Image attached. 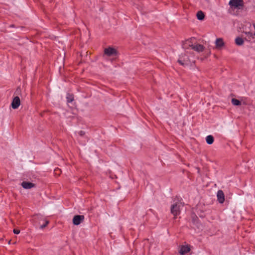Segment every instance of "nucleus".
<instances>
[{
    "label": "nucleus",
    "instance_id": "16",
    "mask_svg": "<svg viewBox=\"0 0 255 255\" xmlns=\"http://www.w3.org/2000/svg\"><path fill=\"white\" fill-rule=\"evenodd\" d=\"M244 40L242 38L238 37L235 39V43L237 45H242L244 43Z\"/></svg>",
    "mask_w": 255,
    "mask_h": 255
},
{
    "label": "nucleus",
    "instance_id": "23",
    "mask_svg": "<svg viewBox=\"0 0 255 255\" xmlns=\"http://www.w3.org/2000/svg\"><path fill=\"white\" fill-rule=\"evenodd\" d=\"M55 172L57 174V172H60V169H56V170H55Z\"/></svg>",
    "mask_w": 255,
    "mask_h": 255
},
{
    "label": "nucleus",
    "instance_id": "15",
    "mask_svg": "<svg viewBox=\"0 0 255 255\" xmlns=\"http://www.w3.org/2000/svg\"><path fill=\"white\" fill-rule=\"evenodd\" d=\"M206 141L208 144H211L214 141V137L211 135H208L206 138Z\"/></svg>",
    "mask_w": 255,
    "mask_h": 255
},
{
    "label": "nucleus",
    "instance_id": "7",
    "mask_svg": "<svg viewBox=\"0 0 255 255\" xmlns=\"http://www.w3.org/2000/svg\"><path fill=\"white\" fill-rule=\"evenodd\" d=\"M20 104V100L18 96L15 97L11 103V107L13 109H16L19 106Z\"/></svg>",
    "mask_w": 255,
    "mask_h": 255
},
{
    "label": "nucleus",
    "instance_id": "24",
    "mask_svg": "<svg viewBox=\"0 0 255 255\" xmlns=\"http://www.w3.org/2000/svg\"><path fill=\"white\" fill-rule=\"evenodd\" d=\"M186 46H188V48L190 47L189 46H188V44H186Z\"/></svg>",
    "mask_w": 255,
    "mask_h": 255
},
{
    "label": "nucleus",
    "instance_id": "11",
    "mask_svg": "<svg viewBox=\"0 0 255 255\" xmlns=\"http://www.w3.org/2000/svg\"><path fill=\"white\" fill-rule=\"evenodd\" d=\"M192 38L189 39L187 40H186L182 44V47L183 48L186 49H188V47L186 46V44H188V46L192 48V46H193V45L192 44Z\"/></svg>",
    "mask_w": 255,
    "mask_h": 255
},
{
    "label": "nucleus",
    "instance_id": "22",
    "mask_svg": "<svg viewBox=\"0 0 255 255\" xmlns=\"http://www.w3.org/2000/svg\"><path fill=\"white\" fill-rule=\"evenodd\" d=\"M85 134V132L84 131H83V130H81L79 132V134L80 135V136H83Z\"/></svg>",
    "mask_w": 255,
    "mask_h": 255
},
{
    "label": "nucleus",
    "instance_id": "19",
    "mask_svg": "<svg viewBox=\"0 0 255 255\" xmlns=\"http://www.w3.org/2000/svg\"><path fill=\"white\" fill-rule=\"evenodd\" d=\"M21 93V89L19 87H17L16 89L14 94L16 95H19Z\"/></svg>",
    "mask_w": 255,
    "mask_h": 255
},
{
    "label": "nucleus",
    "instance_id": "13",
    "mask_svg": "<svg viewBox=\"0 0 255 255\" xmlns=\"http://www.w3.org/2000/svg\"><path fill=\"white\" fill-rule=\"evenodd\" d=\"M247 35V37L245 38L248 41H251L252 39L255 38V35L252 32H245Z\"/></svg>",
    "mask_w": 255,
    "mask_h": 255
},
{
    "label": "nucleus",
    "instance_id": "5",
    "mask_svg": "<svg viewBox=\"0 0 255 255\" xmlns=\"http://www.w3.org/2000/svg\"><path fill=\"white\" fill-rule=\"evenodd\" d=\"M104 54L108 56L116 55L117 51L116 49L112 47H108L104 49Z\"/></svg>",
    "mask_w": 255,
    "mask_h": 255
},
{
    "label": "nucleus",
    "instance_id": "20",
    "mask_svg": "<svg viewBox=\"0 0 255 255\" xmlns=\"http://www.w3.org/2000/svg\"><path fill=\"white\" fill-rule=\"evenodd\" d=\"M48 223H49V222L48 221H46L45 222V224L43 225H41L40 228L41 229L44 228L48 224Z\"/></svg>",
    "mask_w": 255,
    "mask_h": 255
},
{
    "label": "nucleus",
    "instance_id": "8",
    "mask_svg": "<svg viewBox=\"0 0 255 255\" xmlns=\"http://www.w3.org/2000/svg\"><path fill=\"white\" fill-rule=\"evenodd\" d=\"M216 48L218 49H221L225 45L223 39L222 38H217L215 41Z\"/></svg>",
    "mask_w": 255,
    "mask_h": 255
},
{
    "label": "nucleus",
    "instance_id": "12",
    "mask_svg": "<svg viewBox=\"0 0 255 255\" xmlns=\"http://www.w3.org/2000/svg\"><path fill=\"white\" fill-rule=\"evenodd\" d=\"M192 49L199 52H202L204 50V47L203 45L201 44H197L196 45H193V46H192Z\"/></svg>",
    "mask_w": 255,
    "mask_h": 255
},
{
    "label": "nucleus",
    "instance_id": "9",
    "mask_svg": "<svg viewBox=\"0 0 255 255\" xmlns=\"http://www.w3.org/2000/svg\"><path fill=\"white\" fill-rule=\"evenodd\" d=\"M218 201L220 203H223L225 201L224 193L222 190H219L217 194Z\"/></svg>",
    "mask_w": 255,
    "mask_h": 255
},
{
    "label": "nucleus",
    "instance_id": "17",
    "mask_svg": "<svg viewBox=\"0 0 255 255\" xmlns=\"http://www.w3.org/2000/svg\"><path fill=\"white\" fill-rule=\"evenodd\" d=\"M67 103H71L74 101V95L72 94H67Z\"/></svg>",
    "mask_w": 255,
    "mask_h": 255
},
{
    "label": "nucleus",
    "instance_id": "10",
    "mask_svg": "<svg viewBox=\"0 0 255 255\" xmlns=\"http://www.w3.org/2000/svg\"><path fill=\"white\" fill-rule=\"evenodd\" d=\"M21 186L24 189H30L35 186V184L29 182L23 181L21 183Z\"/></svg>",
    "mask_w": 255,
    "mask_h": 255
},
{
    "label": "nucleus",
    "instance_id": "14",
    "mask_svg": "<svg viewBox=\"0 0 255 255\" xmlns=\"http://www.w3.org/2000/svg\"><path fill=\"white\" fill-rule=\"evenodd\" d=\"M196 16L198 19L200 20H203L205 18V14L204 12L201 10H200L197 12Z\"/></svg>",
    "mask_w": 255,
    "mask_h": 255
},
{
    "label": "nucleus",
    "instance_id": "2",
    "mask_svg": "<svg viewBox=\"0 0 255 255\" xmlns=\"http://www.w3.org/2000/svg\"><path fill=\"white\" fill-rule=\"evenodd\" d=\"M229 4L231 8L242 9L244 6L243 0H230Z\"/></svg>",
    "mask_w": 255,
    "mask_h": 255
},
{
    "label": "nucleus",
    "instance_id": "1",
    "mask_svg": "<svg viewBox=\"0 0 255 255\" xmlns=\"http://www.w3.org/2000/svg\"><path fill=\"white\" fill-rule=\"evenodd\" d=\"M175 202L171 205L170 208L171 213L174 216V219L180 214V208L184 206V203L179 198H177V201L175 200Z\"/></svg>",
    "mask_w": 255,
    "mask_h": 255
},
{
    "label": "nucleus",
    "instance_id": "18",
    "mask_svg": "<svg viewBox=\"0 0 255 255\" xmlns=\"http://www.w3.org/2000/svg\"><path fill=\"white\" fill-rule=\"evenodd\" d=\"M232 103L235 106H240L241 105V102L235 98H233L232 99Z\"/></svg>",
    "mask_w": 255,
    "mask_h": 255
},
{
    "label": "nucleus",
    "instance_id": "4",
    "mask_svg": "<svg viewBox=\"0 0 255 255\" xmlns=\"http://www.w3.org/2000/svg\"><path fill=\"white\" fill-rule=\"evenodd\" d=\"M190 245H181L179 247V253L181 255H184L191 250Z\"/></svg>",
    "mask_w": 255,
    "mask_h": 255
},
{
    "label": "nucleus",
    "instance_id": "3",
    "mask_svg": "<svg viewBox=\"0 0 255 255\" xmlns=\"http://www.w3.org/2000/svg\"><path fill=\"white\" fill-rule=\"evenodd\" d=\"M178 62L182 66L188 65L189 64L190 60L189 57L185 54H182L180 56Z\"/></svg>",
    "mask_w": 255,
    "mask_h": 255
},
{
    "label": "nucleus",
    "instance_id": "21",
    "mask_svg": "<svg viewBox=\"0 0 255 255\" xmlns=\"http://www.w3.org/2000/svg\"><path fill=\"white\" fill-rule=\"evenodd\" d=\"M13 232L15 234H18L20 233V230L18 229H14Z\"/></svg>",
    "mask_w": 255,
    "mask_h": 255
},
{
    "label": "nucleus",
    "instance_id": "6",
    "mask_svg": "<svg viewBox=\"0 0 255 255\" xmlns=\"http://www.w3.org/2000/svg\"><path fill=\"white\" fill-rule=\"evenodd\" d=\"M84 218L83 215H75L73 219V224L75 225H79L84 220Z\"/></svg>",
    "mask_w": 255,
    "mask_h": 255
}]
</instances>
